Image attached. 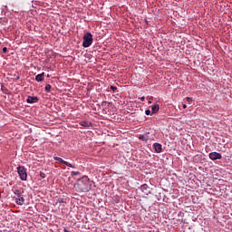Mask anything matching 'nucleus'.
<instances>
[{
    "instance_id": "4",
    "label": "nucleus",
    "mask_w": 232,
    "mask_h": 232,
    "mask_svg": "<svg viewBox=\"0 0 232 232\" xmlns=\"http://www.w3.org/2000/svg\"><path fill=\"white\" fill-rule=\"evenodd\" d=\"M209 160H218L220 159H222V154L218 153V152H211L208 155Z\"/></svg>"
},
{
    "instance_id": "5",
    "label": "nucleus",
    "mask_w": 232,
    "mask_h": 232,
    "mask_svg": "<svg viewBox=\"0 0 232 232\" xmlns=\"http://www.w3.org/2000/svg\"><path fill=\"white\" fill-rule=\"evenodd\" d=\"M54 160H57V162H59V164H64L65 166H67L68 168H75L73 167V165H72V163L65 161L64 160H63V158H59V157H54Z\"/></svg>"
},
{
    "instance_id": "17",
    "label": "nucleus",
    "mask_w": 232,
    "mask_h": 232,
    "mask_svg": "<svg viewBox=\"0 0 232 232\" xmlns=\"http://www.w3.org/2000/svg\"><path fill=\"white\" fill-rule=\"evenodd\" d=\"M150 113H151V111H150V110L145 111V115H150Z\"/></svg>"
},
{
    "instance_id": "7",
    "label": "nucleus",
    "mask_w": 232,
    "mask_h": 232,
    "mask_svg": "<svg viewBox=\"0 0 232 232\" xmlns=\"http://www.w3.org/2000/svg\"><path fill=\"white\" fill-rule=\"evenodd\" d=\"M153 149L155 150L156 153H162V145L160 143H154Z\"/></svg>"
},
{
    "instance_id": "8",
    "label": "nucleus",
    "mask_w": 232,
    "mask_h": 232,
    "mask_svg": "<svg viewBox=\"0 0 232 232\" xmlns=\"http://www.w3.org/2000/svg\"><path fill=\"white\" fill-rule=\"evenodd\" d=\"M140 190L142 193H144V195H148L150 193V187L147 184H143L140 187Z\"/></svg>"
},
{
    "instance_id": "20",
    "label": "nucleus",
    "mask_w": 232,
    "mask_h": 232,
    "mask_svg": "<svg viewBox=\"0 0 232 232\" xmlns=\"http://www.w3.org/2000/svg\"><path fill=\"white\" fill-rule=\"evenodd\" d=\"M186 99H187V102H191V98L187 97Z\"/></svg>"
},
{
    "instance_id": "18",
    "label": "nucleus",
    "mask_w": 232,
    "mask_h": 232,
    "mask_svg": "<svg viewBox=\"0 0 232 232\" xmlns=\"http://www.w3.org/2000/svg\"><path fill=\"white\" fill-rule=\"evenodd\" d=\"M111 90H112V92H115L117 90V87L115 86H111Z\"/></svg>"
},
{
    "instance_id": "1",
    "label": "nucleus",
    "mask_w": 232,
    "mask_h": 232,
    "mask_svg": "<svg viewBox=\"0 0 232 232\" xmlns=\"http://www.w3.org/2000/svg\"><path fill=\"white\" fill-rule=\"evenodd\" d=\"M74 189H76L78 193H88V191L92 189V181H90L87 176H83L76 181Z\"/></svg>"
},
{
    "instance_id": "12",
    "label": "nucleus",
    "mask_w": 232,
    "mask_h": 232,
    "mask_svg": "<svg viewBox=\"0 0 232 232\" xmlns=\"http://www.w3.org/2000/svg\"><path fill=\"white\" fill-rule=\"evenodd\" d=\"M159 110H160L159 105H154V106H152V108H151V112H152V113H157V111H159Z\"/></svg>"
},
{
    "instance_id": "16",
    "label": "nucleus",
    "mask_w": 232,
    "mask_h": 232,
    "mask_svg": "<svg viewBox=\"0 0 232 232\" xmlns=\"http://www.w3.org/2000/svg\"><path fill=\"white\" fill-rule=\"evenodd\" d=\"M40 177H41V179H46V173L40 172Z\"/></svg>"
},
{
    "instance_id": "10",
    "label": "nucleus",
    "mask_w": 232,
    "mask_h": 232,
    "mask_svg": "<svg viewBox=\"0 0 232 232\" xmlns=\"http://www.w3.org/2000/svg\"><path fill=\"white\" fill-rule=\"evenodd\" d=\"M35 81L37 82H43V81H44V72H42L38 75L35 76Z\"/></svg>"
},
{
    "instance_id": "11",
    "label": "nucleus",
    "mask_w": 232,
    "mask_h": 232,
    "mask_svg": "<svg viewBox=\"0 0 232 232\" xmlns=\"http://www.w3.org/2000/svg\"><path fill=\"white\" fill-rule=\"evenodd\" d=\"M80 124L83 126V128H90V126H92V122L86 121H81Z\"/></svg>"
},
{
    "instance_id": "6",
    "label": "nucleus",
    "mask_w": 232,
    "mask_h": 232,
    "mask_svg": "<svg viewBox=\"0 0 232 232\" xmlns=\"http://www.w3.org/2000/svg\"><path fill=\"white\" fill-rule=\"evenodd\" d=\"M26 102L28 104H34V102H39V98L37 96H28Z\"/></svg>"
},
{
    "instance_id": "21",
    "label": "nucleus",
    "mask_w": 232,
    "mask_h": 232,
    "mask_svg": "<svg viewBox=\"0 0 232 232\" xmlns=\"http://www.w3.org/2000/svg\"><path fill=\"white\" fill-rule=\"evenodd\" d=\"M145 99H146V98L143 96V97L140 98V101H141L142 102H144Z\"/></svg>"
},
{
    "instance_id": "22",
    "label": "nucleus",
    "mask_w": 232,
    "mask_h": 232,
    "mask_svg": "<svg viewBox=\"0 0 232 232\" xmlns=\"http://www.w3.org/2000/svg\"><path fill=\"white\" fill-rule=\"evenodd\" d=\"M186 108H188V105L183 104V109L186 110Z\"/></svg>"
},
{
    "instance_id": "3",
    "label": "nucleus",
    "mask_w": 232,
    "mask_h": 232,
    "mask_svg": "<svg viewBox=\"0 0 232 232\" xmlns=\"http://www.w3.org/2000/svg\"><path fill=\"white\" fill-rule=\"evenodd\" d=\"M17 173L22 180H26L28 179V174L26 173V169L24 167H17Z\"/></svg>"
},
{
    "instance_id": "13",
    "label": "nucleus",
    "mask_w": 232,
    "mask_h": 232,
    "mask_svg": "<svg viewBox=\"0 0 232 232\" xmlns=\"http://www.w3.org/2000/svg\"><path fill=\"white\" fill-rule=\"evenodd\" d=\"M45 92H52V85L46 84L45 85Z\"/></svg>"
},
{
    "instance_id": "15",
    "label": "nucleus",
    "mask_w": 232,
    "mask_h": 232,
    "mask_svg": "<svg viewBox=\"0 0 232 232\" xmlns=\"http://www.w3.org/2000/svg\"><path fill=\"white\" fill-rule=\"evenodd\" d=\"M71 175H72V177H75L77 175H80V172L79 171H72Z\"/></svg>"
},
{
    "instance_id": "2",
    "label": "nucleus",
    "mask_w": 232,
    "mask_h": 232,
    "mask_svg": "<svg viewBox=\"0 0 232 232\" xmlns=\"http://www.w3.org/2000/svg\"><path fill=\"white\" fill-rule=\"evenodd\" d=\"M91 44H93V34H92V33H85L82 46L83 48H90Z\"/></svg>"
},
{
    "instance_id": "9",
    "label": "nucleus",
    "mask_w": 232,
    "mask_h": 232,
    "mask_svg": "<svg viewBox=\"0 0 232 232\" xmlns=\"http://www.w3.org/2000/svg\"><path fill=\"white\" fill-rule=\"evenodd\" d=\"M15 201H16V204H18V206H23V204H24V198L23 197V195L17 196L15 198Z\"/></svg>"
},
{
    "instance_id": "14",
    "label": "nucleus",
    "mask_w": 232,
    "mask_h": 232,
    "mask_svg": "<svg viewBox=\"0 0 232 232\" xmlns=\"http://www.w3.org/2000/svg\"><path fill=\"white\" fill-rule=\"evenodd\" d=\"M14 193L16 197H21V191L19 189H15Z\"/></svg>"
},
{
    "instance_id": "19",
    "label": "nucleus",
    "mask_w": 232,
    "mask_h": 232,
    "mask_svg": "<svg viewBox=\"0 0 232 232\" xmlns=\"http://www.w3.org/2000/svg\"><path fill=\"white\" fill-rule=\"evenodd\" d=\"M7 50H8V49H7L6 47H4V48H3V53H6Z\"/></svg>"
}]
</instances>
